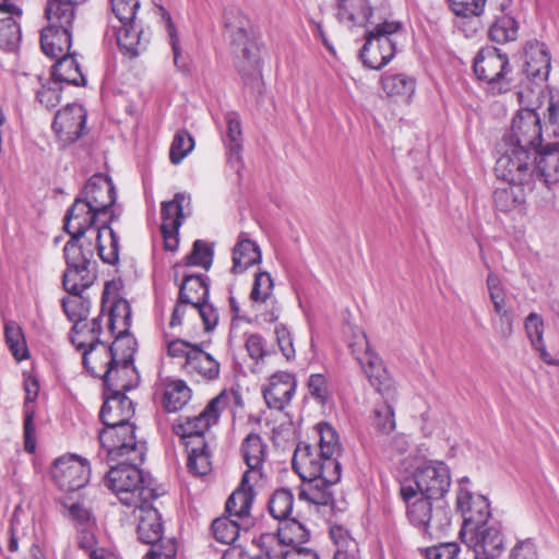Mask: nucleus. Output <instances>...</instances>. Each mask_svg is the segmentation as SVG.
Segmentation results:
<instances>
[{"label": "nucleus", "mask_w": 559, "mask_h": 559, "mask_svg": "<svg viewBox=\"0 0 559 559\" xmlns=\"http://www.w3.org/2000/svg\"><path fill=\"white\" fill-rule=\"evenodd\" d=\"M407 485L421 496L441 501L451 486L449 467L440 461L424 462L416 467L412 477L401 483V486Z\"/></svg>", "instance_id": "9"}, {"label": "nucleus", "mask_w": 559, "mask_h": 559, "mask_svg": "<svg viewBox=\"0 0 559 559\" xmlns=\"http://www.w3.org/2000/svg\"><path fill=\"white\" fill-rule=\"evenodd\" d=\"M69 296L62 298V308L68 319L75 322L87 319L90 311L88 300L82 297L83 292H68Z\"/></svg>", "instance_id": "49"}, {"label": "nucleus", "mask_w": 559, "mask_h": 559, "mask_svg": "<svg viewBox=\"0 0 559 559\" xmlns=\"http://www.w3.org/2000/svg\"><path fill=\"white\" fill-rule=\"evenodd\" d=\"M373 429L379 436L388 437L395 429V415L392 405L388 402L379 404L372 412Z\"/></svg>", "instance_id": "51"}, {"label": "nucleus", "mask_w": 559, "mask_h": 559, "mask_svg": "<svg viewBox=\"0 0 559 559\" xmlns=\"http://www.w3.org/2000/svg\"><path fill=\"white\" fill-rule=\"evenodd\" d=\"M319 435L318 450L322 455H328L330 459L337 460L342 451V445L336 430L328 423H319L316 426Z\"/></svg>", "instance_id": "47"}, {"label": "nucleus", "mask_w": 559, "mask_h": 559, "mask_svg": "<svg viewBox=\"0 0 559 559\" xmlns=\"http://www.w3.org/2000/svg\"><path fill=\"white\" fill-rule=\"evenodd\" d=\"M462 536L473 559H498L503 552V536L496 522L462 531Z\"/></svg>", "instance_id": "15"}, {"label": "nucleus", "mask_w": 559, "mask_h": 559, "mask_svg": "<svg viewBox=\"0 0 559 559\" xmlns=\"http://www.w3.org/2000/svg\"><path fill=\"white\" fill-rule=\"evenodd\" d=\"M132 343L129 335H120L114 341L111 346L105 343H98L82 350V361L86 370L94 377L103 379L106 369L112 364L119 361V355L124 345Z\"/></svg>", "instance_id": "20"}, {"label": "nucleus", "mask_w": 559, "mask_h": 559, "mask_svg": "<svg viewBox=\"0 0 559 559\" xmlns=\"http://www.w3.org/2000/svg\"><path fill=\"white\" fill-rule=\"evenodd\" d=\"M550 67V53L547 46L539 41L528 44L525 49L524 73L535 85V90H532L533 93L539 95L543 84L548 79Z\"/></svg>", "instance_id": "25"}, {"label": "nucleus", "mask_w": 559, "mask_h": 559, "mask_svg": "<svg viewBox=\"0 0 559 559\" xmlns=\"http://www.w3.org/2000/svg\"><path fill=\"white\" fill-rule=\"evenodd\" d=\"M261 250L246 233H241L233 250V272L242 273L261 262Z\"/></svg>", "instance_id": "36"}, {"label": "nucleus", "mask_w": 559, "mask_h": 559, "mask_svg": "<svg viewBox=\"0 0 559 559\" xmlns=\"http://www.w3.org/2000/svg\"><path fill=\"white\" fill-rule=\"evenodd\" d=\"M152 547L146 555L148 559H175L177 555V546L174 538L159 539L158 542L148 543Z\"/></svg>", "instance_id": "64"}, {"label": "nucleus", "mask_w": 559, "mask_h": 559, "mask_svg": "<svg viewBox=\"0 0 559 559\" xmlns=\"http://www.w3.org/2000/svg\"><path fill=\"white\" fill-rule=\"evenodd\" d=\"M186 259L187 265H195L209 270L213 262V250L207 242L195 240L191 252Z\"/></svg>", "instance_id": "58"}, {"label": "nucleus", "mask_w": 559, "mask_h": 559, "mask_svg": "<svg viewBox=\"0 0 559 559\" xmlns=\"http://www.w3.org/2000/svg\"><path fill=\"white\" fill-rule=\"evenodd\" d=\"M134 405L124 393L110 392L100 409L105 428L99 432V442L108 461L115 462L124 454L133 461L145 456V442L136 437L135 426L130 423Z\"/></svg>", "instance_id": "1"}, {"label": "nucleus", "mask_w": 559, "mask_h": 559, "mask_svg": "<svg viewBox=\"0 0 559 559\" xmlns=\"http://www.w3.org/2000/svg\"><path fill=\"white\" fill-rule=\"evenodd\" d=\"M356 360L359 362L370 383L377 389V391L388 396L394 392L392 380L383 366L382 359L372 350V348L360 356L358 355Z\"/></svg>", "instance_id": "30"}, {"label": "nucleus", "mask_w": 559, "mask_h": 559, "mask_svg": "<svg viewBox=\"0 0 559 559\" xmlns=\"http://www.w3.org/2000/svg\"><path fill=\"white\" fill-rule=\"evenodd\" d=\"M401 497L406 506V518L412 526L432 536L450 525L449 512L441 501L415 492L411 486H401Z\"/></svg>", "instance_id": "7"}, {"label": "nucleus", "mask_w": 559, "mask_h": 559, "mask_svg": "<svg viewBox=\"0 0 559 559\" xmlns=\"http://www.w3.org/2000/svg\"><path fill=\"white\" fill-rule=\"evenodd\" d=\"M225 26L236 47L235 67L243 83L248 86H258L261 81V67L259 49L250 36L249 22L243 16L235 21L225 20Z\"/></svg>", "instance_id": "8"}, {"label": "nucleus", "mask_w": 559, "mask_h": 559, "mask_svg": "<svg viewBox=\"0 0 559 559\" xmlns=\"http://www.w3.org/2000/svg\"><path fill=\"white\" fill-rule=\"evenodd\" d=\"M497 177L507 182H533L532 152L504 143L502 154L496 162Z\"/></svg>", "instance_id": "14"}, {"label": "nucleus", "mask_w": 559, "mask_h": 559, "mask_svg": "<svg viewBox=\"0 0 559 559\" xmlns=\"http://www.w3.org/2000/svg\"><path fill=\"white\" fill-rule=\"evenodd\" d=\"M450 9L456 16H479L484 12L486 0H448Z\"/></svg>", "instance_id": "60"}, {"label": "nucleus", "mask_w": 559, "mask_h": 559, "mask_svg": "<svg viewBox=\"0 0 559 559\" xmlns=\"http://www.w3.org/2000/svg\"><path fill=\"white\" fill-rule=\"evenodd\" d=\"M308 390L310 395L321 405H325L331 399L328 379L321 373L309 377Z\"/></svg>", "instance_id": "61"}, {"label": "nucleus", "mask_w": 559, "mask_h": 559, "mask_svg": "<svg viewBox=\"0 0 559 559\" xmlns=\"http://www.w3.org/2000/svg\"><path fill=\"white\" fill-rule=\"evenodd\" d=\"M135 342L124 345L119 355V361L112 364L103 374L104 383L109 392L124 393L134 389L139 383V373L133 364Z\"/></svg>", "instance_id": "19"}, {"label": "nucleus", "mask_w": 559, "mask_h": 559, "mask_svg": "<svg viewBox=\"0 0 559 559\" xmlns=\"http://www.w3.org/2000/svg\"><path fill=\"white\" fill-rule=\"evenodd\" d=\"M273 287L274 283L270 273L259 272L255 274L250 299L264 322H275L281 313V306L273 295Z\"/></svg>", "instance_id": "23"}, {"label": "nucleus", "mask_w": 559, "mask_h": 559, "mask_svg": "<svg viewBox=\"0 0 559 559\" xmlns=\"http://www.w3.org/2000/svg\"><path fill=\"white\" fill-rule=\"evenodd\" d=\"M124 462L111 467L106 476L107 487L127 507H134L145 499H155L156 493L145 479L142 471L136 466L141 461L131 460L130 455L122 456ZM121 460V457L119 459Z\"/></svg>", "instance_id": "6"}, {"label": "nucleus", "mask_w": 559, "mask_h": 559, "mask_svg": "<svg viewBox=\"0 0 559 559\" xmlns=\"http://www.w3.org/2000/svg\"><path fill=\"white\" fill-rule=\"evenodd\" d=\"M183 370L201 380H215L219 376V362L213 356L200 348L192 353L188 362L182 364Z\"/></svg>", "instance_id": "37"}, {"label": "nucleus", "mask_w": 559, "mask_h": 559, "mask_svg": "<svg viewBox=\"0 0 559 559\" xmlns=\"http://www.w3.org/2000/svg\"><path fill=\"white\" fill-rule=\"evenodd\" d=\"M257 483L254 475L243 473L239 487L226 501V511L230 516L250 524V512L254 500L253 486Z\"/></svg>", "instance_id": "29"}, {"label": "nucleus", "mask_w": 559, "mask_h": 559, "mask_svg": "<svg viewBox=\"0 0 559 559\" xmlns=\"http://www.w3.org/2000/svg\"><path fill=\"white\" fill-rule=\"evenodd\" d=\"M78 199L83 200L90 207L100 215L102 224H111L118 214L114 210L116 190L109 177L94 175L85 183Z\"/></svg>", "instance_id": "13"}, {"label": "nucleus", "mask_w": 559, "mask_h": 559, "mask_svg": "<svg viewBox=\"0 0 559 559\" xmlns=\"http://www.w3.org/2000/svg\"><path fill=\"white\" fill-rule=\"evenodd\" d=\"M108 313V324L112 331L118 330L119 336L129 329L131 322V307L121 298L115 282L105 284L102 297V313Z\"/></svg>", "instance_id": "24"}, {"label": "nucleus", "mask_w": 559, "mask_h": 559, "mask_svg": "<svg viewBox=\"0 0 559 559\" xmlns=\"http://www.w3.org/2000/svg\"><path fill=\"white\" fill-rule=\"evenodd\" d=\"M80 5L60 0L47 1L45 15L48 26L40 35V46L46 56L59 58L68 55L71 48V29Z\"/></svg>", "instance_id": "4"}, {"label": "nucleus", "mask_w": 559, "mask_h": 559, "mask_svg": "<svg viewBox=\"0 0 559 559\" xmlns=\"http://www.w3.org/2000/svg\"><path fill=\"white\" fill-rule=\"evenodd\" d=\"M152 500L145 499L139 502L133 510L138 521L139 539L145 544L158 542L164 532L160 514L153 507Z\"/></svg>", "instance_id": "28"}, {"label": "nucleus", "mask_w": 559, "mask_h": 559, "mask_svg": "<svg viewBox=\"0 0 559 559\" xmlns=\"http://www.w3.org/2000/svg\"><path fill=\"white\" fill-rule=\"evenodd\" d=\"M249 523L240 521L228 514L225 518H218L212 523L214 537L217 542L230 545L235 543L239 536L241 528H247Z\"/></svg>", "instance_id": "45"}, {"label": "nucleus", "mask_w": 559, "mask_h": 559, "mask_svg": "<svg viewBox=\"0 0 559 559\" xmlns=\"http://www.w3.org/2000/svg\"><path fill=\"white\" fill-rule=\"evenodd\" d=\"M191 198L187 193H176L174 199L162 203L160 231L167 251H176L179 246V228L186 216L190 215Z\"/></svg>", "instance_id": "16"}, {"label": "nucleus", "mask_w": 559, "mask_h": 559, "mask_svg": "<svg viewBox=\"0 0 559 559\" xmlns=\"http://www.w3.org/2000/svg\"><path fill=\"white\" fill-rule=\"evenodd\" d=\"M194 141L189 132L179 130L173 140L169 157L173 164L178 165L193 150Z\"/></svg>", "instance_id": "56"}, {"label": "nucleus", "mask_w": 559, "mask_h": 559, "mask_svg": "<svg viewBox=\"0 0 559 559\" xmlns=\"http://www.w3.org/2000/svg\"><path fill=\"white\" fill-rule=\"evenodd\" d=\"M330 536L335 546L333 559H359L358 544L345 527L332 525Z\"/></svg>", "instance_id": "42"}, {"label": "nucleus", "mask_w": 559, "mask_h": 559, "mask_svg": "<svg viewBox=\"0 0 559 559\" xmlns=\"http://www.w3.org/2000/svg\"><path fill=\"white\" fill-rule=\"evenodd\" d=\"M296 392V379L289 372H276L263 389L264 400L270 408L284 409Z\"/></svg>", "instance_id": "27"}, {"label": "nucleus", "mask_w": 559, "mask_h": 559, "mask_svg": "<svg viewBox=\"0 0 559 559\" xmlns=\"http://www.w3.org/2000/svg\"><path fill=\"white\" fill-rule=\"evenodd\" d=\"M486 283L495 313L497 314L500 312L511 310L508 307L507 292L500 277L495 273H489Z\"/></svg>", "instance_id": "53"}, {"label": "nucleus", "mask_w": 559, "mask_h": 559, "mask_svg": "<svg viewBox=\"0 0 559 559\" xmlns=\"http://www.w3.org/2000/svg\"><path fill=\"white\" fill-rule=\"evenodd\" d=\"M111 11L119 23H131L140 8L139 0H110Z\"/></svg>", "instance_id": "63"}, {"label": "nucleus", "mask_w": 559, "mask_h": 559, "mask_svg": "<svg viewBox=\"0 0 559 559\" xmlns=\"http://www.w3.org/2000/svg\"><path fill=\"white\" fill-rule=\"evenodd\" d=\"M533 182L503 181L493 192V203L503 213L522 214L526 210V194L533 189Z\"/></svg>", "instance_id": "26"}, {"label": "nucleus", "mask_w": 559, "mask_h": 559, "mask_svg": "<svg viewBox=\"0 0 559 559\" xmlns=\"http://www.w3.org/2000/svg\"><path fill=\"white\" fill-rule=\"evenodd\" d=\"M99 253L98 241L86 237H71L63 248L67 271L63 286L67 292H84L95 281L96 275L91 267L95 252Z\"/></svg>", "instance_id": "5"}, {"label": "nucleus", "mask_w": 559, "mask_h": 559, "mask_svg": "<svg viewBox=\"0 0 559 559\" xmlns=\"http://www.w3.org/2000/svg\"><path fill=\"white\" fill-rule=\"evenodd\" d=\"M230 395L222 392L212 399L205 408L197 416L187 417L175 425L174 430L181 439L199 444V440H205L204 435L211 426L218 421L221 413L229 405Z\"/></svg>", "instance_id": "12"}, {"label": "nucleus", "mask_w": 559, "mask_h": 559, "mask_svg": "<svg viewBox=\"0 0 559 559\" xmlns=\"http://www.w3.org/2000/svg\"><path fill=\"white\" fill-rule=\"evenodd\" d=\"M293 468L302 480L326 475L330 481L341 479V464L337 460L322 455L316 447L299 443L294 452Z\"/></svg>", "instance_id": "10"}, {"label": "nucleus", "mask_w": 559, "mask_h": 559, "mask_svg": "<svg viewBox=\"0 0 559 559\" xmlns=\"http://www.w3.org/2000/svg\"><path fill=\"white\" fill-rule=\"evenodd\" d=\"M188 450V468L197 476L207 475L212 469L207 443L205 440H199V444L187 441Z\"/></svg>", "instance_id": "44"}, {"label": "nucleus", "mask_w": 559, "mask_h": 559, "mask_svg": "<svg viewBox=\"0 0 559 559\" xmlns=\"http://www.w3.org/2000/svg\"><path fill=\"white\" fill-rule=\"evenodd\" d=\"M542 141L540 117L533 109L520 110L512 120L511 130L504 143L527 150L536 155L535 148Z\"/></svg>", "instance_id": "18"}, {"label": "nucleus", "mask_w": 559, "mask_h": 559, "mask_svg": "<svg viewBox=\"0 0 559 559\" xmlns=\"http://www.w3.org/2000/svg\"><path fill=\"white\" fill-rule=\"evenodd\" d=\"M5 342L17 361L28 357V348L21 326L15 322H8L4 326Z\"/></svg>", "instance_id": "50"}, {"label": "nucleus", "mask_w": 559, "mask_h": 559, "mask_svg": "<svg viewBox=\"0 0 559 559\" xmlns=\"http://www.w3.org/2000/svg\"><path fill=\"white\" fill-rule=\"evenodd\" d=\"M90 206L75 198L64 216V229L71 237H86L98 241L99 258L106 263H115L118 260V237L110 224H102L100 215Z\"/></svg>", "instance_id": "2"}, {"label": "nucleus", "mask_w": 559, "mask_h": 559, "mask_svg": "<svg viewBox=\"0 0 559 559\" xmlns=\"http://www.w3.org/2000/svg\"><path fill=\"white\" fill-rule=\"evenodd\" d=\"M369 33L374 41L379 44V48L386 56L385 60L389 63L396 52L400 40L404 37L402 23L399 21H383Z\"/></svg>", "instance_id": "33"}, {"label": "nucleus", "mask_w": 559, "mask_h": 559, "mask_svg": "<svg viewBox=\"0 0 559 559\" xmlns=\"http://www.w3.org/2000/svg\"><path fill=\"white\" fill-rule=\"evenodd\" d=\"M207 296L209 287L201 275H185L180 285L179 301L173 311L169 325H180L185 317H198L206 332L213 331L218 323V312L206 301Z\"/></svg>", "instance_id": "3"}, {"label": "nucleus", "mask_w": 559, "mask_h": 559, "mask_svg": "<svg viewBox=\"0 0 559 559\" xmlns=\"http://www.w3.org/2000/svg\"><path fill=\"white\" fill-rule=\"evenodd\" d=\"M344 2L342 7L343 14H347L348 19L355 23L368 20L372 10L367 0H340Z\"/></svg>", "instance_id": "59"}, {"label": "nucleus", "mask_w": 559, "mask_h": 559, "mask_svg": "<svg viewBox=\"0 0 559 559\" xmlns=\"http://www.w3.org/2000/svg\"><path fill=\"white\" fill-rule=\"evenodd\" d=\"M241 453L249 468L246 473L254 475V479H261V468L267 453V445L261 436L258 433H249L242 441Z\"/></svg>", "instance_id": "34"}, {"label": "nucleus", "mask_w": 559, "mask_h": 559, "mask_svg": "<svg viewBox=\"0 0 559 559\" xmlns=\"http://www.w3.org/2000/svg\"><path fill=\"white\" fill-rule=\"evenodd\" d=\"M20 40L21 28L19 23L12 16L0 20V48L14 50Z\"/></svg>", "instance_id": "55"}, {"label": "nucleus", "mask_w": 559, "mask_h": 559, "mask_svg": "<svg viewBox=\"0 0 559 559\" xmlns=\"http://www.w3.org/2000/svg\"><path fill=\"white\" fill-rule=\"evenodd\" d=\"M58 61L53 66V80L61 83L72 84L75 86H84L86 80L81 72L79 63L73 55H66L57 58Z\"/></svg>", "instance_id": "41"}, {"label": "nucleus", "mask_w": 559, "mask_h": 559, "mask_svg": "<svg viewBox=\"0 0 559 559\" xmlns=\"http://www.w3.org/2000/svg\"><path fill=\"white\" fill-rule=\"evenodd\" d=\"M465 483H468V480L463 478L460 483L456 497L457 510L464 518V527L462 531L483 525V523H491L489 521L490 510L488 500L481 495L473 493L464 486Z\"/></svg>", "instance_id": "21"}, {"label": "nucleus", "mask_w": 559, "mask_h": 559, "mask_svg": "<svg viewBox=\"0 0 559 559\" xmlns=\"http://www.w3.org/2000/svg\"><path fill=\"white\" fill-rule=\"evenodd\" d=\"M536 164L534 171L543 178L545 183H556L559 181V147L557 145L548 146L534 157L533 164Z\"/></svg>", "instance_id": "40"}, {"label": "nucleus", "mask_w": 559, "mask_h": 559, "mask_svg": "<svg viewBox=\"0 0 559 559\" xmlns=\"http://www.w3.org/2000/svg\"><path fill=\"white\" fill-rule=\"evenodd\" d=\"M510 70L508 56L496 47L488 46L480 49L474 60V73L492 93L509 90L507 75Z\"/></svg>", "instance_id": "11"}, {"label": "nucleus", "mask_w": 559, "mask_h": 559, "mask_svg": "<svg viewBox=\"0 0 559 559\" xmlns=\"http://www.w3.org/2000/svg\"><path fill=\"white\" fill-rule=\"evenodd\" d=\"M381 87L389 97L408 102L415 94L416 80L405 73L386 72L381 76Z\"/></svg>", "instance_id": "39"}, {"label": "nucleus", "mask_w": 559, "mask_h": 559, "mask_svg": "<svg viewBox=\"0 0 559 559\" xmlns=\"http://www.w3.org/2000/svg\"><path fill=\"white\" fill-rule=\"evenodd\" d=\"M308 536L306 528L296 520L288 521L278 530V540L285 544H298L307 540Z\"/></svg>", "instance_id": "62"}, {"label": "nucleus", "mask_w": 559, "mask_h": 559, "mask_svg": "<svg viewBox=\"0 0 559 559\" xmlns=\"http://www.w3.org/2000/svg\"><path fill=\"white\" fill-rule=\"evenodd\" d=\"M344 334L355 358L371 349L369 341L361 328L348 323L344 328Z\"/></svg>", "instance_id": "57"}, {"label": "nucleus", "mask_w": 559, "mask_h": 559, "mask_svg": "<svg viewBox=\"0 0 559 559\" xmlns=\"http://www.w3.org/2000/svg\"><path fill=\"white\" fill-rule=\"evenodd\" d=\"M191 390L182 380H173L166 383L163 405L168 412L181 409L190 400Z\"/></svg>", "instance_id": "46"}, {"label": "nucleus", "mask_w": 559, "mask_h": 559, "mask_svg": "<svg viewBox=\"0 0 559 559\" xmlns=\"http://www.w3.org/2000/svg\"><path fill=\"white\" fill-rule=\"evenodd\" d=\"M102 320L103 316L99 314L91 321L85 319L75 322L70 333L71 343L79 350H84L85 348H90L91 346L102 343L99 340V335L102 333Z\"/></svg>", "instance_id": "38"}, {"label": "nucleus", "mask_w": 559, "mask_h": 559, "mask_svg": "<svg viewBox=\"0 0 559 559\" xmlns=\"http://www.w3.org/2000/svg\"><path fill=\"white\" fill-rule=\"evenodd\" d=\"M294 506V496L288 489H280L276 490L270 501H269V511L270 514L278 520H288L293 511Z\"/></svg>", "instance_id": "52"}, {"label": "nucleus", "mask_w": 559, "mask_h": 559, "mask_svg": "<svg viewBox=\"0 0 559 559\" xmlns=\"http://www.w3.org/2000/svg\"><path fill=\"white\" fill-rule=\"evenodd\" d=\"M385 55L379 48V44L374 41L370 33L366 36V43L362 46L360 58L364 64L373 70H380L388 64Z\"/></svg>", "instance_id": "54"}, {"label": "nucleus", "mask_w": 559, "mask_h": 559, "mask_svg": "<svg viewBox=\"0 0 559 559\" xmlns=\"http://www.w3.org/2000/svg\"><path fill=\"white\" fill-rule=\"evenodd\" d=\"M86 110L80 104H68L58 110L52 129L63 145L73 143L81 138L85 131Z\"/></svg>", "instance_id": "22"}, {"label": "nucleus", "mask_w": 559, "mask_h": 559, "mask_svg": "<svg viewBox=\"0 0 559 559\" xmlns=\"http://www.w3.org/2000/svg\"><path fill=\"white\" fill-rule=\"evenodd\" d=\"M524 329L531 346L538 357L548 366L559 367V356L548 352L545 341V324L540 314L531 312L524 321Z\"/></svg>", "instance_id": "32"}, {"label": "nucleus", "mask_w": 559, "mask_h": 559, "mask_svg": "<svg viewBox=\"0 0 559 559\" xmlns=\"http://www.w3.org/2000/svg\"><path fill=\"white\" fill-rule=\"evenodd\" d=\"M519 23L509 15L498 17L489 28V37L492 41L504 44L513 41L518 37Z\"/></svg>", "instance_id": "48"}, {"label": "nucleus", "mask_w": 559, "mask_h": 559, "mask_svg": "<svg viewBox=\"0 0 559 559\" xmlns=\"http://www.w3.org/2000/svg\"><path fill=\"white\" fill-rule=\"evenodd\" d=\"M51 475L61 490L75 491L88 483L90 463L86 459L75 454L62 455L55 461Z\"/></svg>", "instance_id": "17"}, {"label": "nucleus", "mask_w": 559, "mask_h": 559, "mask_svg": "<svg viewBox=\"0 0 559 559\" xmlns=\"http://www.w3.org/2000/svg\"><path fill=\"white\" fill-rule=\"evenodd\" d=\"M142 32L136 27L135 22L120 23L116 37L117 44L129 57H136L145 44L142 43Z\"/></svg>", "instance_id": "43"}, {"label": "nucleus", "mask_w": 559, "mask_h": 559, "mask_svg": "<svg viewBox=\"0 0 559 559\" xmlns=\"http://www.w3.org/2000/svg\"><path fill=\"white\" fill-rule=\"evenodd\" d=\"M336 483L330 481L326 475L306 479L300 487L299 499L314 506H329L333 502L332 486Z\"/></svg>", "instance_id": "35"}, {"label": "nucleus", "mask_w": 559, "mask_h": 559, "mask_svg": "<svg viewBox=\"0 0 559 559\" xmlns=\"http://www.w3.org/2000/svg\"><path fill=\"white\" fill-rule=\"evenodd\" d=\"M24 449L28 453L35 452L36 449V435L34 426L35 417V401L39 392V383L34 377H26L24 379Z\"/></svg>", "instance_id": "31"}]
</instances>
